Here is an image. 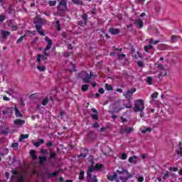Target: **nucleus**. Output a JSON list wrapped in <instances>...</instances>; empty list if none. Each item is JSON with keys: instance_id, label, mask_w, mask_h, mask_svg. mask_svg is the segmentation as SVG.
I'll return each mask as SVG.
<instances>
[{"instance_id": "nucleus-1", "label": "nucleus", "mask_w": 182, "mask_h": 182, "mask_svg": "<svg viewBox=\"0 0 182 182\" xmlns=\"http://www.w3.org/2000/svg\"><path fill=\"white\" fill-rule=\"evenodd\" d=\"M144 110V100L141 99L136 100L134 101V112H143Z\"/></svg>"}, {"instance_id": "nucleus-2", "label": "nucleus", "mask_w": 182, "mask_h": 182, "mask_svg": "<svg viewBox=\"0 0 182 182\" xmlns=\"http://www.w3.org/2000/svg\"><path fill=\"white\" fill-rule=\"evenodd\" d=\"M117 173L119 174H125L126 176H121L120 180L122 182H127L129 181V178H132L133 174L129 173V171L126 169H122L120 170H117Z\"/></svg>"}, {"instance_id": "nucleus-3", "label": "nucleus", "mask_w": 182, "mask_h": 182, "mask_svg": "<svg viewBox=\"0 0 182 182\" xmlns=\"http://www.w3.org/2000/svg\"><path fill=\"white\" fill-rule=\"evenodd\" d=\"M13 176L15 178H16L18 182H28V178H26V176L18 172L17 171H13Z\"/></svg>"}, {"instance_id": "nucleus-4", "label": "nucleus", "mask_w": 182, "mask_h": 182, "mask_svg": "<svg viewBox=\"0 0 182 182\" xmlns=\"http://www.w3.org/2000/svg\"><path fill=\"white\" fill-rule=\"evenodd\" d=\"M95 171V168L93 166H90L87 171V178L89 182H97V178H96V176L92 174Z\"/></svg>"}, {"instance_id": "nucleus-5", "label": "nucleus", "mask_w": 182, "mask_h": 182, "mask_svg": "<svg viewBox=\"0 0 182 182\" xmlns=\"http://www.w3.org/2000/svg\"><path fill=\"white\" fill-rule=\"evenodd\" d=\"M45 41L46 42L48 43V45L44 49V55L46 56H49V53H48V50H49L50 48H52V45H53V42H52V40L48 37L45 38Z\"/></svg>"}, {"instance_id": "nucleus-6", "label": "nucleus", "mask_w": 182, "mask_h": 182, "mask_svg": "<svg viewBox=\"0 0 182 182\" xmlns=\"http://www.w3.org/2000/svg\"><path fill=\"white\" fill-rule=\"evenodd\" d=\"M58 11L63 12L68 11V3L66 0H61L58 6Z\"/></svg>"}, {"instance_id": "nucleus-7", "label": "nucleus", "mask_w": 182, "mask_h": 182, "mask_svg": "<svg viewBox=\"0 0 182 182\" xmlns=\"http://www.w3.org/2000/svg\"><path fill=\"white\" fill-rule=\"evenodd\" d=\"M136 90V88H132V90H127L126 92L123 93V96H124V97H126L127 100H132L133 93H135Z\"/></svg>"}, {"instance_id": "nucleus-8", "label": "nucleus", "mask_w": 182, "mask_h": 182, "mask_svg": "<svg viewBox=\"0 0 182 182\" xmlns=\"http://www.w3.org/2000/svg\"><path fill=\"white\" fill-rule=\"evenodd\" d=\"M81 77L82 78V80H84V83H89L90 80V76L89 75V73L86 72H82Z\"/></svg>"}, {"instance_id": "nucleus-9", "label": "nucleus", "mask_w": 182, "mask_h": 182, "mask_svg": "<svg viewBox=\"0 0 182 182\" xmlns=\"http://www.w3.org/2000/svg\"><path fill=\"white\" fill-rule=\"evenodd\" d=\"M36 28L38 33H39V35H41V36H45V31L42 28V26L37 25Z\"/></svg>"}, {"instance_id": "nucleus-10", "label": "nucleus", "mask_w": 182, "mask_h": 182, "mask_svg": "<svg viewBox=\"0 0 182 182\" xmlns=\"http://www.w3.org/2000/svg\"><path fill=\"white\" fill-rule=\"evenodd\" d=\"M34 23L36 25V28L37 25H40V26H42L43 25V22L42 21V18L40 17H36L34 19Z\"/></svg>"}, {"instance_id": "nucleus-11", "label": "nucleus", "mask_w": 182, "mask_h": 182, "mask_svg": "<svg viewBox=\"0 0 182 182\" xmlns=\"http://www.w3.org/2000/svg\"><path fill=\"white\" fill-rule=\"evenodd\" d=\"M134 23L135 25H136V26L139 28V29H141V28H143V26L144 25V23L143 22V21H141V19L136 20Z\"/></svg>"}, {"instance_id": "nucleus-12", "label": "nucleus", "mask_w": 182, "mask_h": 182, "mask_svg": "<svg viewBox=\"0 0 182 182\" xmlns=\"http://www.w3.org/2000/svg\"><path fill=\"white\" fill-rule=\"evenodd\" d=\"M137 156H133L129 158L128 161L131 163V164H136L137 163Z\"/></svg>"}, {"instance_id": "nucleus-13", "label": "nucleus", "mask_w": 182, "mask_h": 182, "mask_svg": "<svg viewBox=\"0 0 182 182\" xmlns=\"http://www.w3.org/2000/svg\"><path fill=\"white\" fill-rule=\"evenodd\" d=\"M109 32L112 33V35H117L120 32V30H119V28H110Z\"/></svg>"}, {"instance_id": "nucleus-14", "label": "nucleus", "mask_w": 182, "mask_h": 182, "mask_svg": "<svg viewBox=\"0 0 182 182\" xmlns=\"http://www.w3.org/2000/svg\"><path fill=\"white\" fill-rule=\"evenodd\" d=\"M14 123L17 126H21V124H25V120L17 119L14 120Z\"/></svg>"}, {"instance_id": "nucleus-15", "label": "nucleus", "mask_w": 182, "mask_h": 182, "mask_svg": "<svg viewBox=\"0 0 182 182\" xmlns=\"http://www.w3.org/2000/svg\"><path fill=\"white\" fill-rule=\"evenodd\" d=\"M1 38H3V39H6V38H7V36H9V35H11V32L1 31Z\"/></svg>"}, {"instance_id": "nucleus-16", "label": "nucleus", "mask_w": 182, "mask_h": 182, "mask_svg": "<svg viewBox=\"0 0 182 182\" xmlns=\"http://www.w3.org/2000/svg\"><path fill=\"white\" fill-rule=\"evenodd\" d=\"M36 35V31H28L25 33L24 36H35Z\"/></svg>"}, {"instance_id": "nucleus-17", "label": "nucleus", "mask_w": 182, "mask_h": 182, "mask_svg": "<svg viewBox=\"0 0 182 182\" xmlns=\"http://www.w3.org/2000/svg\"><path fill=\"white\" fill-rule=\"evenodd\" d=\"M44 143L45 141H43V139H40L38 141L34 143V146L35 147H39V146L43 144Z\"/></svg>"}, {"instance_id": "nucleus-18", "label": "nucleus", "mask_w": 182, "mask_h": 182, "mask_svg": "<svg viewBox=\"0 0 182 182\" xmlns=\"http://www.w3.org/2000/svg\"><path fill=\"white\" fill-rule=\"evenodd\" d=\"M30 154L32 159H33L34 160H36V159H38V156H36V151L31 150Z\"/></svg>"}, {"instance_id": "nucleus-19", "label": "nucleus", "mask_w": 182, "mask_h": 182, "mask_svg": "<svg viewBox=\"0 0 182 182\" xmlns=\"http://www.w3.org/2000/svg\"><path fill=\"white\" fill-rule=\"evenodd\" d=\"M117 178V173H114L113 175L108 176L107 178L109 180V181H113L115 178Z\"/></svg>"}, {"instance_id": "nucleus-20", "label": "nucleus", "mask_w": 182, "mask_h": 182, "mask_svg": "<svg viewBox=\"0 0 182 182\" xmlns=\"http://www.w3.org/2000/svg\"><path fill=\"white\" fill-rule=\"evenodd\" d=\"M14 110H15V114L16 117H22V114H21V111H19L18 108L15 107Z\"/></svg>"}, {"instance_id": "nucleus-21", "label": "nucleus", "mask_w": 182, "mask_h": 182, "mask_svg": "<svg viewBox=\"0 0 182 182\" xmlns=\"http://www.w3.org/2000/svg\"><path fill=\"white\" fill-rule=\"evenodd\" d=\"M37 69L40 72H45V70H46V68H45V66L41 65H37Z\"/></svg>"}, {"instance_id": "nucleus-22", "label": "nucleus", "mask_w": 182, "mask_h": 182, "mask_svg": "<svg viewBox=\"0 0 182 182\" xmlns=\"http://www.w3.org/2000/svg\"><path fill=\"white\" fill-rule=\"evenodd\" d=\"M29 135L28 134H21L19 138V141H22V140H25V139H28Z\"/></svg>"}, {"instance_id": "nucleus-23", "label": "nucleus", "mask_w": 182, "mask_h": 182, "mask_svg": "<svg viewBox=\"0 0 182 182\" xmlns=\"http://www.w3.org/2000/svg\"><path fill=\"white\" fill-rule=\"evenodd\" d=\"M72 2L75 5H83V1H82V0H72Z\"/></svg>"}, {"instance_id": "nucleus-24", "label": "nucleus", "mask_w": 182, "mask_h": 182, "mask_svg": "<svg viewBox=\"0 0 182 182\" xmlns=\"http://www.w3.org/2000/svg\"><path fill=\"white\" fill-rule=\"evenodd\" d=\"M181 142L179 143V149L176 151L178 156H180L182 157V148L181 147Z\"/></svg>"}, {"instance_id": "nucleus-25", "label": "nucleus", "mask_w": 182, "mask_h": 182, "mask_svg": "<svg viewBox=\"0 0 182 182\" xmlns=\"http://www.w3.org/2000/svg\"><path fill=\"white\" fill-rule=\"evenodd\" d=\"M159 76H167V70L163 68Z\"/></svg>"}, {"instance_id": "nucleus-26", "label": "nucleus", "mask_w": 182, "mask_h": 182, "mask_svg": "<svg viewBox=\"0 0 182 182\" xmlns=\"http://www.w3.org/2000/svg\"><path fill=\"white\" fill-rule=\"evenodd\" d=\"M12 149H14V150H18V147H19V144L18 142H14L11 144Z\"/></svg>"}, {"instance_id": "nucleus-27", "label": "nucleus", "mask_w": 182, "mask_h": 182, "mask_svg": "<svg viewBox=\"0 0 182 182\" xmlns=\"http://www.w3.org/2000/svg\"><path fill=\"white\" fill-rule=\"evenodd\" d=\"M40 164H43L46 161V156H39Z\"/></svg>"}, {"instance_id": "nucleus-28", "label": "nucleus", "mask_w": 182, "mask_h": 182, "mask_svg": "<svg viewBox=\"0 0 182 182\" xmlns=\"http://www.w3.org/2000/svg\"><path fill=\"white\" fill-rule=\"evenodd\" d=\"M82 92H87L89 90V85H83L81 87Z\"/></svg>"}, {"instance_id": "nucleus-29", "label": "nucleus", "mask_w": 182, "mask_h": 182, "mask_svg": "<svg viewBox=\"0 0 182 182\" xmlns=\"http://www.w3.org/2000/svg\"><path fill=\"white\" fill-rule=\"evenodd\" d=\"M153 48V46L151 45H149L144 47V50L145 52H149V50H150V49H151Z\"/></svg>"}, {"instance_id": "nucleus-30", "label": "nucleus", "mask_w": 182, "mask_h": 182, "mask_svg": "<svg viewBox=\"0 0 182 182\" xmlns=\"http://www.w3.org/2000/svg\"><path fill=\"white\" fill-rule=\"evenodd\" d=\"M157 96H159V92H155L151 95V99H157Z\"/></svg>"}, {"instance_id": "nucleus-31", "label": "nucleus", "mask_w": 182, "mask_h": 182, "mask_svg": "<svg viewBox=\"0 0 182 182\" xmlns=\"http://www.w3.org/2000/svg\"><path fill=\"white\" fill-rule=\"evenodd\" d=\"M168 177H170V172L169 171H166L165 173V174L163 176V179L166 180V178H168Z\"/></svg>"}, {"instance_id": "nucleus-32", "label": "nucleus", "mask_w": 182, "mask_h": 182, "mask_svg": "<svg viewBox=\"0 0 182 182\" xmlns=\"http://www.w3.org/2000/svg\"><path fill=\"white\" fill-rule=\"evenodd\" d=\"M57 1H49L48 4L50 6H55L56 5Z\"/></svg>"}, {"instance_id": "nucleus-33", "label": "nucleus", "mask_w": 182, "mask_h": 182, "mask_svg": "<svg viewBox=\"0 0 182 182\" xmlns=\"http://www.w3.org/2000/svg\"><path fill=\"white\" fill-rule=\"evenodd\" d=\"M134 58H135V59H139V58L140 59H141V58H143V56L141 55V53L139 52H137L136 54L134 55Z\"/></svg>"}, {"instance_id": "nucleus-34", "label": "nucleus", "mask_w": 182, "mask_h": 182, "mask_svg": "<svg viewBox=\"0 0 182 182\" xmlns=\"http://www.w3.org/2000/svg\"><path fill=\"white\" fill-rule=\"evenodd\" d=\"M84 177H85V172L80 171L79 175V179L83 180Z\"/></svg>"}, {"instance_id": "nucleus-35", "label": "nucleus", "mask_w": 182, "mask_h": 182, "mask_svg": "<svg viewBox=\"0 0 182 182\" xmlns=\"http://www.w3.org/2000/svg\"><path fill=\"white\" fill-rule=\"evenodd\" d=\"M147 132H151V127H148V128H146V129H143V130L141 131V133H142L143 134H144L147 133Z\"/></svg>"}, {"instance_id": "nucleus-36", "label": "nucleus", "mask_w": 182, "mask_h": 182, "mask_svg": "<svg viewBox=\"0 0 182 182\" xmlns=\"http://www.w3.org/2000/svg\"><path fill=\"white\" fill-rule=\"evenodd\" d=\"M48 103H49V100L48 98L44 99L42 102L43 106H46Z\"/></svg>"}, {"instance_id": "nucleus-37", "label": "nucleus", "mask_w": 182, "mask_h": 182, "mask_svg": "<svg viewBox=\"0 0 182 182\" xmlns=\"http://www.w3.org/2000/svg\"><path fill=\"white\" fill-rule=\"evenodd\" d=\"M105 89H107V90H113V87L109 84H106Z\"/></svg>"}, {"instance_id": "nucleus-38", "label": "nucleus", "mask_w": 182, "mask_h": 182, "mask_svg": "<svg viewBox=\"0 0 182 182\" xmlns=\"http://www.w3.org/2000/svg\"><path fill=\"white\" fill-rule=\"evenodd\" d=\"M153 82V78L151 77H148L146 79V82L148 85H151V82Z\"/></svg>"}, {"instance_id": "nucleus-39", "label": "nucleus", "mask_w": 182, "mask_h": 182, "mask_svg": "<svg viewBox=\"0 0 182 182\" xmlns=\"http://www.w3.org/2000/svg\"><path fill=\"white\" fill-rule=\"evenodd\" d=\"M102 167H103V165L102 164H96L95 168H95V170H100V168H102Z\"/></svg>"}, {"instance_id": "nucleus-40", "label": "nucleus", "mask_w": 182, "mask_h": 182, "mask_svg": "<svg viewBox=\"0 0 182 182\" xmlns=\"http://www.w3.org/2000/svg\"><path fill=\"white\" fill-rule=\"evenodd\" d=\"M6 19V17H5V15L1 14L0 15V22H4Z\"/></svg>"}, {"instance_id": "nucleus-41", "label": "nucleus", "mask_w": 182, "mask_h": 182, "mask_svg": "<svg viewBox=\"0 0 182 182\" xmlns=\"http://www.w3.org/2000/svg\"><path fill=\"white\" fill-rule=\"evenodd\" d=\"M137 65H138V66H139V68H143V66H144V63L141 60L138 61Z\"/></svg>"}, {"instance_id": "nucleus-42", "label": "nucleus", "mask_w": 182, "mask_h": 182, "mask_svg": "<svg viewBox=\"0 0 182 182\" xmlns=\"http://www.w3.org/2000/svg\"><path fill=\"white\" fill-rule=\"evenodd\" d=\"M25 38V36H21L18 40H17V43H21V42H22V41H23V38Z\"/></svg>"}, {"instance_id": "nucleus-43", "label": "nucleus", "mask_w": 182, "mask_h": 182, "mask_svg": "<svg viewBox=\"0 0 182 182\" xmlns=\"http://www.w3.org/2000/svg\"><path fill=\"white\" fill-rule=\"evenodd\" d=\"M127 159V154H122L121 156L122 160H126Z\"/></svg>"}, {"instance_id": "nucleus-44", "label": "nucleus", "mask_w": 182, "mask_h": 182, "mask_svg": "<svg viewBox=\"0 0 182 182\" xmlns=\"http://www.w3.org/2000/svg\"><path fill=\"white\" fill-rule=\"evenodd\" d=\"M124 58H126L125 54H119L118 55V59H124Z\"/></svg>"}, {"instance_id": "nucleus-45", "label": "nucleus", "mask_w": 182, "mask_h": 182, "mask_svg": "<svg viewBox=\"0 0 182 182\" xmlns=\"http://www.w3.org/2000/svg\"><path fill=\"white\" fill-rule=\"evenodd\" d=\"M56 23H57V31H60L61 26L59 23V21H57Z\"/></svg>"}, {"instance_id": "nucleus-46", "label": "nucleus", "mask_w": 182, "mask_h": 182, "mask_svg": "<svg viewBox=\"0 0 182 182\" xmlns=\"http://www.w3.org/2000/svg\"><path fill=\"white\" fill-rule=\"evenodd\" d=\"M132 132H133V127H129L126 129L127 133H132Z\"/></svg>"}, {"instance_id": "nucleus-47", "label": "nucleus", "mask_w": 182, "mask_h": 182, "mask_svg": "<svg viewBox=\"0 0 182 182\" xmlns=\"http://www.w3.org/2000/svg\"><path fill=\"white\" fill-rule=\"evenodd\" d=\"M41 56H42V55H41V54H38V55H37V62H38V63H40V62H41Z\"/></svg>"}, {"instance_id": "nucleus-48", "label": "nucleus", "mask_w": 182, "mask_h": 182, "mask_svg": "<svg viewBox=\"0 0 182 182\" xmlns=\"http://www.w3.org/2000/svg\"><path fill=\"white\" fill-rule=\"evenodd\" d=\"M11 31H16V29H18V27L15 25H11Z\"/></svg>"}, {"instance_id": "nucleus-49", "label": "nucleus", "mask_w": 182, "mask_h": 182, "mask_svg": "<svg viewBox=\"0 0 182 182\" xmlns=\"http://www.w3.org/2000/svg\"><path fill=\"white\" fill-rule=\"evenodd\" d=\"M58 174H59V171L50 173V176H58Z\"/></svg>"}, {"instance_id": "nucleus-50", "label": "nucleus", "mask_w": 182, "mask_h": 182, "mask_svg": "<svg viewBox=\"0 0 182 182\" xmlns=\"http://www.w3.org/2000/svg\"><path fill=\"white\" fill-rule=\"evenodd\" d=\"M92 119H94L95 120H97V119H99V117H97V114H94L92 116Z\"/></svg>"}, {"instance_id": "nucleus-51", "label": "nucleus", "mask_w": 182, "mask_h": 182, "mask_svg": "<svg viewBox=\"0 0 182 182\" xmlns=\"http://www.w3.org/2000/svg\"><path fill=\"white\" fill-rule=\"evenodd\" d=\"M41 151L42 154H48V151L46 149H41Z\"/></svg>"}, {"instance_id": "nucleus-52", "label": "nucleus", "mask_w": 182, "mask_h": 182, "mask_svg": "<svg viewBox=\"0 0 182 182\" xmlns=\"http://www.w3.org/2000/svg\"><path fill=\"white\" fill-rule=\"evenodd\" d=\"M138 181H139V182H143V181H144V178H143V177H141V176H139V177L138 178Z\"/></svg>"}, {"instance_id": "nucleus-53", "label": "nucleus", "mask_w": 182, "mask_h": 182, "mask_svg": "<svg viewBox=\"0 0 182 182\" xmlns=\"http://www.w3.org/2000/svg\"><path fill=\"white\" fill-rule=\"evenodd\" d=\"M82 18L85 19V21L87 20V14H83L82 16Z\"/></svg>"}, {"instance_id": "nucleus-54", "label": "nucleus", "mask_w": 182, "mask_h": 182, "mask_svg": "<svg viewBox=\"0 0 182 182\" xmlns=\"http://www.w3.org/2000/svg\"><path fill=\"white\" fill-rule=\"evenodd\" d=\"M99 92L101 93V95H103V93H105V89L100 88V89L99 90Z\"/></svg>"}, {"instance_id": "nucleus-55", "label": "nucleus", "mask_w": 182, "mask_h": 182, "mask_svg": "<svg viewBox=\"0 0 182 182\" xmlns=\"http://www.w3.org/2000/svg\"><path fill=\"white\" fill-rule=\"evenodd\" d=\"M170 171H177V168H169Z\"/></svg>"}, {"instance_id": "nucleus-56", "label": "nucleus", "mask_w": 182, "mask_h": 182, "mask_svg": "<svg viewBox=\"0 0 182 182\" xmlns=\"http://www.w3.org/2000/svg\"><path fill=\"white\" fill-rule=\"evenodd\" d=\"M3 99H4V100H6V102H9V100H10L9 97H6V96H4V97H3Z\"/></svg>"}, {"instance_id": "nucleus-57", "label": "nucleus", "mask_w": 182, "mask_h": 182, "mask_svg": "<svg viewBox=\"0 0 182 182\" xmlns=\"http://www.w3.org/2000/svg\"><path fill=\"white\" fill-rule=\"evenodd\" d=\"M79 157H81V159H85V157H86V154H80Z\"/></svg>"}, {"instance_id": "nucleus-58", "label": "nucleus", "mask_w": 182, "mask_h": 182, "mask_svg": "<svg viewBox=\"0 0 182 182\" xmlns=\"http://www.w3.org/2000/svg\"><path fill=\"white\" fill-rule=\"evenodd\" d=\"M55 156H56V154H55V153H51V154H50V159H53V158L55 157Z\"/></svg>"}, {"instance_id": "nucleus-59", "label": "nucleus", "mask_w": 182, "mask_h": 182, "mask_svg": "<svg viewBox=\"0 0 182 182\" xmlns=\"http://www.w3.org/2000/svg\"><path fill=\"white\" fill-rule=\"evenodd\" d=\"M68 49H70L72 50V49H73V46H71V44H68Z\"/></svg>"}, {"instance_id": "nucleus-60", "label": "nucleus", "mask_w": 182, "mask_h": 182, "mask_svg": "<svg viewBox=\"0 0 182 182\" xmlns=\"http://www.w3.org/2000/svg\"><path fill=\"white\" fill-rule=\"evenodd\" d=\"M93 127H96V128L99 127V123L95 122V123L94 124Z\"/></svg>"}, {"instance_id": "nucleus-61", "label": "nucleus", "mask_w": 182, "mask_h": 182, "mask_svg": "<svg viewBox=\"0 0 182 182\" xmlns=\"http://www.w3.org/2000/svg\"><path fill=\"white\" fill-rule=\"evenodd\" d=\"M47 146H48V147H52V146H53V144H52V142H48L47 143Z\"/></svg>"}, {"instance_id": "nucleus-62", "label": "nucleus", "mask_w": 182, "mask_h": 182, "mask_svg": "<svg viewBox=\"0 0 182 182\" xmlns=\"http://www.w3.org/2000/svg\"><path fill=\"white\" fill-rule=\"evenodd\" d=\"M92 112H93V113H95V114H97V110H96L95 108L92 109Z\"/></svg>"}, {"instance_id": "nucleus-63", "label": "nucleus", "mask_w": 182, "mask_h": 182, "mask_svg": "<svg viewBox=\"0 0 182 182\" xmlns=\"http://www.w3.org/2000/svg\"><path fill=\"white\" fill-rule=\"evenodd\" d=\"M42 60H46L47 58H46L44 55H41V56Z\"/></svg>"}, {"instance_id": "nucleus-64", "label": "nucleus", "mask_w": 182, "mask_h": 182, "mask_svg": "<svg viewBox=\"0 0 182 182\" xmlns=\"http://www.w3.org/2000/svg\"><path fill=\"white\" fill-rule=\"evenodd\" d=\"M176 38H177V36H171V39H172L173 42H174V39H176Z\"/></svg>"}]
</instances>
